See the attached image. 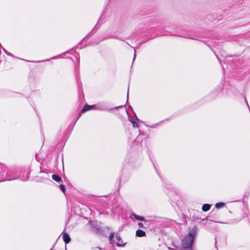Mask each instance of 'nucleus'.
I'll list each match as a JSON object with an SVG mask.
<instances>
[{"label":"nucleus","instance_id":"19","mask_svg":"<svg viewBox=\"0 0 250 250\" xmlns=\"http://www.w3.org/2000/svg\"><path fill=\"white\" fill-rule=\"evenodd\" d=\"M128 94H129V86L128 87V90H127V102L128 101Z\"/></svg>","mask_w":250,"mask_h":250},{"label":"nucleus","instance_id":"10","mask_svg":"<svg viewBox=\"0 0 250 250\" xmlns=\"http://www.w3.org/2000/svg\"><path fill=\"white\" fill-rule=\"evenodd\" d=\"M132 215L137 220L145 221V219L143 216H139L134 213H132Z\"/></svg>","mask_w":250,"mask_h":250},{"label":"nucleus","instance_id":"29","mask_svg":"<svg viewBox=\"0 0 250 250\" xmlns=\"http://www.w3.org/2000/svg\"><path fill=\"white\" fill-rule=\"evenodd\" d=\"M149 159H150V161H152L151 158L149 157Z\"/></svg>","mask_w":250,"mask_h":250},{"label":"nucleus","instance_id":"4","mask_svg":"<svg viewBox=\"0 0 250 250\" xmlns=\"http://www.w3.org/2000/svg\"><path fill=\"white\" fill-rule=\"evenodd\" d=\"M115 238L117 239V240L118 241V242L116 243V245L118 247H124L126 243H124L122 239V238L121 236L117 233L115 235Z\"/></svg>","mask_w":250,"mask_h":250},{"label":"nucleus","instance_id":"12","mask_svg":"<svg viewBox=\"0 0 250 250\" xmlns=\"http://www.w3.org/2000/svg\"><path fill=\"white\" fill-rule=\"evenodd\" d=\"M129 121L132 124L133 127H139L138 124L133 119H131Z\"/></svg>","mask_w":250,"mask_h":250},{"label":"nucleus","instance_id":"14","mask_svg":"<svg viewBox=\"0 0 250 250\" xmlns=\"http://www.w3.org/2000/svg\"><path fill=\"white\" fill-rule=\"evenodd\" d=\"M114 236V233L112 232H111L110 234H109V243L110 244H112L113 243V238Z\"/></svg>","mask_w":250,"mask_h":250},{"label":"nucleus","instance_id":"9","mask_svg":"<svg viewBox=\"0 0 250 250\" xmlns=\"http://www.w3.org/2000/svg\"><path fill=\"white\" fill-rule=\"evenodd\" d=\"M52 178L57 182H60L62 181L61 177L57 174H53Z\"/></svg>","mask_w":250,"mask_h":250},{"label":"nucleus","instance_id":"31","mask_svg":"<svg viewBox=\"0 0 250 250\" xmlns=\"http://www.w3.org/2000/svg\"><path fill=\"white\" fill-rule=\"evenodd\" d=\"M149 159H150V161H152L151 158L149 157Z\"/></svg>","mask_w":250,"mask_h":250},{"label":"nucleus","instance_id":"7","mask_svg":"<svg viewBox=\"0 0 250 250\" xmlns=\"http://www.w3.org/2000/svg\"><path fill=\"white\" fill-rule=\"evenodd\" d=\"M136 235L138 237H143L146 236V232L141 229H138L136 232Z\"/></svg>","mask_w":250,"mask_h":250},{"label":"nucleus","instance_id":"17","mask_svg":"<svg viewBox=\"0 0 250 250\" xmlns=\"http://www.w3.org/2000/svg\"><path fill=\"white\" fill-rule=\"evenodd\" d=\"M138 226H139L140 228H143V227H144L143 223H141V222H139V223H138Z\"/></svg>","mask_w":250,"mask_h":250},{"label":"nucleus","instance_id":"24","mask_svg":"<svg viewBox=\"0 0 250 250\" xmlns=\"http://www.w3.org/2000/svg\"><path fill=\"white\" fill-rule=\"evenodd\" d=\"M186 249V250H193L192 247H190V248H188V249Z\"/></svg>","mask_w":250,"mask_h":250},{"label":"nucleus","instance_id":"25","mask_svg":"<svg viewBox=\"0 0 250 250\" xmlns=\"http://www.w3.org/2000/svg\"><path fill=\"white\" fill-rule=\"evenodd\" d=\"M168 249L169 250H174V249L173 248H170V247H168Z\"/></svg>","mask_w":250,"mask_h":250},{"label":"nucleus","instance_id":"11","mask_svg":"<svg viewBox=\"0 0 250 250\" xmlns=\"http://www.w3.org/2000/svg\"><path fill=\"white\" fill-rule=\"evenodd\" d=\"M139 131L140 132L139 135L136 138V141H139L140 140H142L143 139L142 136H145L146 137V134H145L144 132H141V131L139 130Z\"/></svg>","mask_w":250,"mask_h":250},{"label":"nucleus","instance_id":"21","mask_svg":"<svg viewBox=\"0 0 250 250\" xmlns=\"http://www.w3.org/2000/svg\"><path fill=\"white\" fill-rule=\"evenodd\" d=\"M245 99V101H246V103H247V105H248V107H249V110H250V106H249V105L248 103V102H247V100H246V99Z\"/></svg>","mask_w":250,"mask_h":250},{"label":"nucleus","instance_id":"16","mask_svg":"<svg viewBox=\"0 0 250 250\" xmlns=\"http://www.w3.org/2000/svg\"><path fill=\"white\" fill-rule=\"evenodd\" d=\"M1 48L2 49V50L5 52V54H6L8 56H13V55L7 51L3 47H1Z\"/></svg>","mask_w":250,"mask_h":250},{"label":"nucleus","instance_id":"18","mask_svg":"<svg viewBox=\"0 0 250 250\" xmlns=\"http://www.w3.org/2000/svg\"><path fill=\"white\" fill-rule=\"evenodd\" d=\"M136 51L135 50H134V56H133V62L134 61L135 59V58H136Z\"/></svg>","mask_w":250,"mask_h":250},{"label":"nucleus","instance_id":"28","mask_svg":"<svg viewBox=\"0 0 250 250\" xmlns=\"http://www.w3.org/2000/svg\"><path fill=\"white\" fill-rule=\"evenodd\" d=\"M190 39H194V38H192V37H189Z\"/></svg>","mask_w":250,"mask_h":250},{"label":"nucleus","instance_id":"27","mask_svg":"<svg viewBox=\"0 0 250 250\" xmlns=\"http://www.w3.org/2000/svg\"><path fill=\"white\" fill-rule=\"evenodd\" d=\"M153 166H154V167L155 169H156V167H155V165H154L153 163Z\"/></svg>","mask_w":250,"mask_h":250},{"label":"nucleus","instance_id":"1","mask_svg":"<svg viewBox=\"0 0 250 250\" xmlns=\"http://www.w3.org/2000/svg\"><path fill=\"white\" fill-rule=\"evenodd\" d=\"M29 177V174L28 171L23 172V175H21L19 178L15 177L11 169L3 165L0 164V182L12 180L19 179L22 181L28 180Z\"/></svg>","mask_w":250,"mask_h":250},{"label":"nucleus","instance_id":"30","mask_svg":"<svg viewBox=\"0 0 250 250\" xmlns=\"http://www.w3.org/2000/svg\"><path fill=\"white\" fill-rule=\"evenodd\" d=\"M149 159H150V161H152L151 158L149 157Z\"/></svg>","mask_w":250,"mask_h":250},{"label":"nucleus","instance_id":"2","mask_svg":"<svg viewBox=\"0 0 250 250\" xmlns=\"http://www.w3.org/2000/svg\"><path fill=\"white\" fill-rule=\"evenodd\" d=\"M197 233V228L194 227L192 228L182 240V246L184 249H188L192 247L195 237Z\"/></svg>","mask_w":250,"mask_h":250},{"label":"nucleus","instance_id":"15","mask_svg":"<svg viewBox=\"0 0 250 250\" xmlns=\"http://www.w3.org/2000/svg\"><path fill=\"white\" fill-rule=\"evenodd\" d=\"M59 188H60V189H61V190L63 192V193H64V192H65V190H66V189H65V186H64L63 185H62V184L60 185V186H59Z\"/></svg>","mask_w":250,"mask_h":250},{"label":"nucleus","instance_id":"8","mask_svg":"<svg viewBox=\"0 0 250 250\" xmlns=\"http://www.w3.org/2000/svg\"><path fill=\"white\" fill-rule=\"evenodd\" d=\"M211 205L208 204H205L202 206V209L203 211L206 212L209 210Z\"/></svg>","mask_w":250,"mask_h":250},{"label":"nucleus","instance_id":"5","mask_svg":"<svg viewBox=\"0 0 250 250\" xmlns=\"http://www.w3.org/2000/svg\"><path fill=\"white\" fill-rule=\"evenodd\" d=\"M96 109V105H89L88 104H85L84 105V106H83V109H82L81 111V113L79 115V116L78 117L77 120L79 119V117L81 116V114L87 111H88V110H90L91 109Z\"/></svg>","mask_w":250,"mask_h":250},{"label":"nucleus","instance_id":"32","mask_svg":"<svg viewBox=\"0 0 250 250\" xmlns=\"http://www.w3.org/2000/svg\"><path fill=\"white\" fill-rule=\"evenodd\" d=\"M65 250H66V249L65 248Z\"/></svg>","mask_w":250,"mask_h":250},{"label":"nucleus","instance_id":"13","mask_svg":"<svg viewBox=\"0 0 250 250\" xmlns=\"http://www.w3.org/2000/svg\"><path fill=\"white\" fill-rule=\"evenodd\" d=\"M225 206V203L223 202H218L215 204V207L217 208H220L224 207Z\"/></svg>","mask_w":250,"mask_h":250},{"label":"nucleus","instance_id":"3","mask_svg":"<svg viewBox=\"0 0 250 250\" xmlns=\"http://www.w3.org/2000/svg\"><path fill=\"white\" fill-rule=\"evenodd\" d=\"M88 224L90 225L92 230L95 232H98L101 230L100 227L97 222L89 221Z\"/></svg>","mask_w":250,"mask_h":250},{"label":"nucleus","instance_id":"22","mask_svg":"<svg viewBox=\"0 0 250 250\" xmlns=\"http://www.w3.org/2000/svg\"><path fill=\"white\" fill-rule=\"evenodd\" d=\"M216 244H217V242L216 240L215 242V247L216 248V250H218V248H217V246Z\"/></svg>","mask_w":250,"mask_h":250},{"label":"nucleus","instance_id":"23","mask_svg":"<svg viewBox=\"0 0 250 250\" xmlns=\"http://www.w3.org/2000/svg\"><path fill=\"white\" fill-rule=\"evenodd\" d=\"M96 249H98L100 250H104V249H103L102 248H100V247H96Z\"/></svg>","mask_w":250,"mask_h":250},{"label":"nucleus","instance_id":"6","mask_svg":"<svg viewBox=\"0 0 250 250\" xmlns=\"http://www.w3.org/2000/svg\"><path fill=\"white\" fill-rule=\"evenodd\" d=\"M62 238L65 244H68L71 241L69 235L66 232L63 233Z\"/></svg>","mask_w":250,"mask_h":250},{"label":"nucleus","instance_id":"20","mask_svg":"<svg viewBox=\"0 0 250 250\" xmlns=\"http://www.w3.org/2000/svg\"><path fill=\"white\" fill-rule=\"evenodd\" d=\"M133 120H138V118H137V116L136 115L134 116Z\"/></svg>","mask_w":250,"mask_h":250},{"label":"nucleus","instance_id":"26","mask_svg":"<svg viewBox=\"0 0 250 250\" xmlns=\"http://www.w3.org/2000/svg\"><path fill=\"white\" fill-rule=\"evenodd\" d=\"M92 249L96 250V249H97L96 248V247H95V248H92Z\"/></svg>","mask_w":250,"mask_h":250}]
</instances>
